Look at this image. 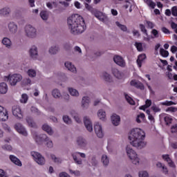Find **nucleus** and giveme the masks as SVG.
Segmentation results:
<instances>
[{
	"mask_svg": "<svg viewBox=\"0 0 177 177\" xmlns=\"http://www.w3.org/2000/svg\"><path fill=\"white\" fill-rule=\"evenodd\" d=\"M146 133L140 128L132 129L129 133V140L130 145L136 149H143L146 147L147 142L145 141Z\"/></svg>",
	"mask_w": 177,
	"mask_h": 177,
	"instance_id": "1",
	"label": "nucleus"
},
{
	"mask_svg": "<svg viewBox=\"0 0 177 177\" xmlns=\"http://www.w3.org/2000/svg\"><path fill=\"white\" fill-rule=\"evenodd\" d=\"M68 26L73 34H82L86 30L84 18L78 15H73L68 18Z\"/></svg>",
	"mask_w": 177,
	"mask_h": 177,
	"instance_id": "2",
	"label": "nucleus"
},
{
	"mask_svg": "<svg viewBox=\"0 0 177 177\" xmlns=\"http://www.w3.org/2000/svg\"><path fill=\"white\" fill-rule=\"evenodd\" d=\"M125 151L127 158L133 165H139L140 164V158H139V155H138L136 151L132 148V146L127 145L125 147Z\"/></svg>",
	"mask_w": 177,
	"mask_h": 177,
	"instance_id": "3",
	"label": "nucleus"
},
{
	"mask_svg": "<svg viewBox=\"0 0 177 177\" xmlns=\"http://www.w3.org/2000/svg\"><path fill=\"white\" fill-rule=\"evenodd\" d=\"M3 80L6 82H8L10 86H16L19 82L23 81V75L20 73H9L3 76Z\"/></svg>",
	"mask_w": 177,
	"mask_h": 177,
	"instance_id": "4",
	"label": "nucleus"
},
{
	"mask_svg": "<svg viewBox=\"0 0 177 177\" xmlns=\"http://www.w3.org/2000/svg\"><path fill=\"white\" fill-rule=\"evenodd\" d=\"M25 34L28 38H37L38 35V32H37V28L32 26V25H26L24 28Z\"/></svg>",
	"mask_w": 177,
	"mask_h": 177,
	"instance_id": "5",
	"label": "nucleus"
},
{
	"mask_svg": "<svg viewBox=\"0 0 177 177\" xmlns=\"http://www.w3.org/2000/svg\"><path fill=\"white\" fill-rule=\"evenodd\" d=\"M94 131L96 136L100 139H103L104 137V130L103 129V126L102 124L97 122L94 124Z\"/></svg>",
	"mask_w": 177,
	"mask_h": 177,
	"instance_id": "6",
	"label": "nucleus"
},
{
	"mask_svg": "<svg viewBox=\"0 0 177 177\" xmlns=\"http://www.w3.org/2000/svg\"><path fill=\"white\" fill-rule=\"evenodd\" d=\"M75 164L77 165H82V160L81 158H86V154L82 152H74L71 154ZM78 156L81 158H78Z\"/></svg>",
	"mask_w": 177,
	"mask_h": 177,
	"instance_id": "7",
	"label": "nucleus"
},
{
	"mask_svg": "<svg viewBox=\"0 0 177 177\" xmlns=\"http://www.w3.org/2000/svg\"><path fill=\"white\" fill-rule=\"evenodd\" d=\"M31 156L33 157L34 160L38 165H45V158L41 155V153L37 151H32Z\"/></svg>",
	"mask_w": 177,
	"mask_h": 177,
	"instance_id": "8",
	"label": "nucleus"
},
{
	"mask_svg": "<svg viewBox=\"0 0 177 177\" xmlns=\"http://www.w3.org/2000/svg\"><path fill=\"white\" fill-rule=\"evenodd\" d=\"M9 120V111L8 109L0 105V122H6Z\"/></svg>",
	"mask_w": 177,
	"mask_h": 177,
	"instance_id": "9",
	"label": "nucleus"
},
{
	"mask_svg": "<svg viewBox=\"0 0 177 177\" xmlns=\"http://www.w3.org/2000/svg\"><path fill=\"white\" fill-rule=\"evenodd\" d=\"M14 127L19 135H22V136H28V132L26 129V127L21 123H16Z\"/></svg>",
	"mask_w": 177,
	"mask_h": 177,
	"instance_id": "10",
	"label": "nucleus"
},
{
	"mask_svg": "<svg viewBox=\"0 0 177 177\" xmlns=\"http://www.w3.org/2000/svg\"><path fill=\"white\" fill-rule=\"evenodd\" d=\"M33 138L38 145H41L42 142H45L49 138L46 134L38 135L37 133L33 134Z\"/></svg>",
	"mask_w": 177,
	"mask_h": 177,
	"instance_id": "11",
	"label": "nucleus"
},
{
	"mask_svg": "<svg viewBox=\"0 0 177 177\" xmlns=\"http://www.w3.org/2000/svg\"><path fill=\"white\" fill-rule=\"evenodd\" d=\"M111 121L114 127H118L121 124V117L117 113H113L111 116Z\"/></svg>",
	"mask_w": 177,
	"mask_h": 177,
	"instance_id": "12",
	"label": "nucleus"
},
{
	"mask_svg": "<svg viewBox=\"0 0 177 177\" xmlns=\"http://www.w3.org/2000/svg\"><path fill=\"white\" fill-rule=\"evenodd\" d=\"M12 114L17 118H23V111H21V108L19 106H14L12 107Z\"/></svg>",
	"mask_w": 177,
	"mask_h": 177,
	"instance_id": "13",
	"label": "nucleus"
},
{
	"mask_svg": "<svg viewBox=\"0 0 177 177\" xmlns=\"http://www.w3.org/2000/svg\"><path fill=\"white\" fill-rule=\"evenodd\" d=\"M95 17L100 20V21H102L103 23H106V21H109V17L105 13L102 12H97L94 14Z\"/></svg>",
	"mask_w": 177,
	"mask_h": 177,
	"instance_id": "14",
	"label": "nucleus"
},
{
	"mask_svg": "<svg viewBox=\"0 0 177 177\" xmlns=\"http://www.w3.org/2000/svg\"><path fill=\"white\" fill-rule=\"evenodd\" d=\"M89 103H91V99L89 97L84 96L82 99L81 107L83 110H86L89 108Z\"/></svg>",
	"mask_w": 177,
	"mask_h": 177,
	"instance_id": "15",
	"label": "nucleus"
},
{
	"mask_svg": "<svg viewBox=\"0 0 177 177\" xmlns=\"http://www.w3.org/2000/svg\"><path fill=\"white\" fill-rule=\"evenodd\" d=\"M84 122L87 131L88 132H92L93 131V126L92 124V122L91 121V119H89L88 117L85 116L84 118Z\"/></svg>",
	"mask_w": 177,
	"mask_h": 177,
	"instance_id": "16",
	"label": "nucleus"
},
{
	"mask_svg": "<svg viewBox=\"0 0 177 177\" xmlns=\"http://www.w3.org/2000/svg\"><path fill=\"white\" fill-rule=\"evenodd\" d=\"M113 61L116 64H118V66H120V67H125V60H124L122 57L120 55H115L113 57Z\"/></svg>",
	"mask_w": 177,
	"mask_h": 177,
	"instance_id": "17",
	"label": "nucleus"
},
{
	"mask_svg": "<svg viewBox=\"0 0 177 177\" xmlns=\"http://www.w3.org/2000/svg\"><path fill=\"white\" fill-rule=\"evenodd\" d=\"M100 78H102V80H104L105 81V82H108L109 84H110L111 82H113V77L111 76V75H110L109 73L107 72H103L100 74Z\"/></svg>",
	"mask_w": 177,
	"mask_h": 177,
	"instance_id": "18",
	"label": "nucleus"
},
{
	"mask_svg": "<svg viewBox=\"0 0 177 177\" xmlns=\"http://www.w3.org/2000/svg\"><path fill=\"white\" fill-rule=\"evenodd\" d=\"M29 55L34 60H37V59H38V48L37 46H33L31 47L29 50Z\"/></svg>",
	"mask_w": 177,
	"mask_h": 177,
	"instance_id": "19",
	"label": "nucleus"
},
{
	"mask_svg": "<svg viewBox=\"0 0 177 177\" xmlns=\"http://www.w3.org/2000/svg\"><path fill=\"white\" fill-rule=\"evenodd\" d=\"M64 66L68 71H71V73H73V74L77 73V68L72 62L67 61L64 63Z\"/></svg>",
	"mask_w": 177,
	"mask_h": 177,
	"instance_id": "20",
	"label": "nucleus"
},
{
	"mask_svg": "<svg viewBox=\"0 0 177 177\" xmlns=\"http://www.w3.org/2000/svg\"><path fill=\"white\" fill-rule=\"evenodd\" d=\"M8 27L11 34H16V32H17L18 28L17 24H16V23L11 21L8 24Z\"/></svg>",
	"mask_w": 177,
	"mask_h": 177,
	"instance_id": "21",
	"label": "nucleus"
},
{
	"mask_svg": "<svg viewBox=\"0 0 177 177\" xmlns=\"http://www.w3.org/2000/svg\"><path fill=\"white\" fill-rule=\"evenodd\" d=\"M76 143L77 146H80V147H86V145H88V142H86V140L82 137H78L76 139Z\"/></svg>",
	"mask_w": 177,
	"mask_h": 177,
	"instance_id": "22",
	"label": "nucleus"
},
{
	"mask_svg": "<svg viewBox=\"0 0 177 177\" xmlns=\"http://www.w3.org/2000/svg\"><path fill=\"white\" fill-rule=\"evenodd\" d=\"M42 129L44 131V132H46L48 135L50 136H52L53 133H55V131H53V129L50 126H49L48 124H44L42 125Z\"/></svg>",
	"mask_w": 177,
	"mask_h": 177,
	"instance_id": "23",
	"label": "nucleus"
},
{
	"mask_svg": "<svg viewBox=\"0 0 177 177\" xmlns=\"http://www.w3.org/2000/svg\"><path fill=\"white\" fill-rule=\"evenodd\" d=\"M135 6V3L132 0H127L123 4L124 9H128L129 8V12H132L133 8Z\"/></svg>",
	"mask_w": 177,
	"mask_h": 177,
	"instance_id": "24",
	"label": "nucleus"
},
{
	"mask_svg": "<svg viewBox=\"0 0 177 177\" xmlns=\"http://www.w3.org/2000/svg\"><path fill=\"white\" fill-rule=\"evenodd\" d=\"M112 74L115 78H117V80H122L124 78V75L122 73L119 71V70L117 68L112 69Z\"/></svg>",
	"mask_w": 177,
	"mask_h": 177,
	"instance_id": "25",
	"label": "nucleus"
},
{
	"mask_svg": "<svg viewBox=\"0 0 177 177\" xmlns=\"http://www.w3.org/2000/svg\"><path fill=\"white\" fill-rule=\"evenodd\" d=\"M68 92L69 95H71V96H73V97H78L80 96V91L73 87H68Z\"/></svg>",
	"mask_w": 177,
	"mask_h": 177,
	"instance_id": "26",
	"label": "nucleus"
},
{
	"mask_svg": "<svg viewBox=\"0 0 177 177\" xmlns=\"http://www.w3.org/2000/svg\"><path fill=\"white\" fill-rule=\"evenodd\" d=\"M8 89V84L6 82L0 83V95H6Z\"/></svg>",
	"mask_w": 177,
	"mask_h": 177,
	"instance_id": "27",
	"label": "nucleus"
},
{
	"mask_svg": "<svg viewBox=\"0 0 177 177\" xmlns=\"http://www.w3.org/2000/svg\"><path fill=\"white\" fill-rule=\"evenodd\" d=\"M10 160L11 162H13V164H15V165H17V167H21L23 165V164L21 163V161L19 160V159L15 156L10 155Z\"/></svg>",
	"mask_w": 177,
	"mask_h": 177,
	"instance_id": "28",
	"label": "nucleus"
},
{
	"mask_svg": "<svg viewBox=\"0 0 177 177\" xmlns=\"http://www.w3.org/2000/svg\"><path fill=\"white\" fill-rule=\"evenodd\" d=\"M97 115L101 121H106L107 120V118L106 116V111H104L103 109H100L97 111Z\"/></svg>",
	"mask_w": 177,
	"mask_h": 177,
	"instance_id": "29",
	"label": "nucleus"
},
{
	"mask_svg": "<svg viewBox=\"0 0 177 177\" xmlns=\"http://www.w3.org/2000/svg\"><path fill=\"white\" fill-rule=\"evenodd\" d=\"M59 50L60 48H59V46L53 45L49 48L48 53H50V55H57Z\"/></svg>",
	"mask_w": 177,
	"mask_h": 177,
	"instance_id": "30",
	"label": "nucleus"
},
{
	"mask_svg": "<svg viewBox=\"0 0 177 177\" xmlns=\"http://www.w3.org/2000/svg\"><path fill=\"white\" fill-rule=\"evenodd\" d=\"M101 162H102L104 167H108L110 164V158L106 154H103L101 157Z\"/></svg>",
	"mask_w": 177,
	"mask_h": 177,
	"instance_id": "31",
	"label": "nucleus"
},
{
	"mask_svg": "<svg viewBox=\"0 0 177 177\" xmlns=\"http://www.w3.org/2000/svg\"><path fill=\"white\" fill-rule=\"evenodd\" d=\"M1 43L3 45H4V46H6V48H8V49L12 46V41L8 37L3 38Z\"/></svg>",
	"mask_w": 177,
	"mask_h": 177,
	"instance_id": "32",
	"label": "nucleus"
},
{
	"mask_svg": "<svg viewBox=\"0 0 177 177\" xmlns=\"http://www.w3.org/2000/svg\"><path fill=\"white\" fill-rule=\"evenodd\" d=\"M115 24L123 32H128V27L126 25L121 24L120 21H116Z\"/></svg>",
	"mask_w": 177,
	"mask_h": 177,
	"instance_id": "33",
	"label": "nucleus"
},
{
	"mask_svg": "<svg viewBox=\"0 0 177 177\" xmlns=\"http://www.w3.org/2000/svg\"><path fill=\"white\" fill-rule=\"evenodd\" d=\"M10 15V8L4 7L0 9V15L1 16H9Z\"/></svg>",
	"mask_w": 177,
	"mask_h": 177,
	"instance_id": "34",
	"label": "nucleus"
},
{
	"mask_svg": "<svg viewBox=\"0 0 177 177\" xmlns=\"http://www.w3.org/2000/svg\"><path fill=\"white\" fill-rule=\"evenodd\" d=\"M162 157L165 161H167L169 167H171V168H175V164H174V162H172L171 158H169V155H162Z\"/></svg>",
	"mask_w": 177,
	"mask_h": 177,
	"instance_id": "35",
	"label": "nucleus"
},
{
	"mask_svg": "<svg viewBox=\"0 0 177 177\" xmlns=\"http://www.w3.org/2000/svg\"><path fill=\"white\" fill-rule=\"evenodd\" d=\"M52 96L54 99H60V97H62V93L60 92V90L57 88L53 89L52 91Z\"/></svg>",
	"mask_w": 177,
	"mask_h": 177,
	"instance_id": "36",
	"label": "nucleus"
},
{
	"mask_svg": "<svg viewBox=\"0 0 177 177\" xmlns=\"http://www.w3.org/2000/svg\"><path fill=\"white\" fill-rule=\"evenodd\" d=\"M146 59V54L139 55L137 59V64L138 67H142V64L143 61Z\"/></svg>",
	"mask_w": 177,
	"mask_h": 177,
	"instance_id": "37",
	"label": "nucleus"
},
{
	"mask_svg": "<svg viewBox=\"0 0 177 177\" xmlns=\"http://www.w3.org/2000/svg\"><path fill=\"white\" fill-rule=\"evenodd\" d=\"M130 85H131V86H135L136 88H140V89H144V86L143 84L136 80H131L130 82Z\"/></svg>",
	"mask_w": 177,
	"mask_h": 177,
	"instance_id": "38",
	"label": "nucleus"
},
{
	"mask_svg": "<svg viewBox=\"0 0 177 177\" xmlns=\"http://www.w3.org/2000/svg\"><path fill=\"white\" fill-rule=\"evenodd\" d=\"M40 17L44 20V21H46L48 19H49V12L46 10L41 11L40 12Z\"/></svg>",
	"mask_w": 177,
	"mask_h": 177,
	"instance_id": "39",
	"label": "nucleus"
},
{
	"mask_svg": "<svg viewBox=\"0 0 177 177\" xmlns=\"http://www.w3.org/2000/svg\"><path fill=\"white\" fill-rule=\"evenodd\" d=\"M20 103L22 104H26L28 102V95L23 93L19 100Z\"/></svg>",
	"mask_w": 177,
	"mask_h": 177,
	"instance_id": "40",
	"label": "nucleus"
},
{
	"mask_svg": "<svg viewBox=\"0 0 177 177\" xmlns=\"http://www.w3.org/2000/svg\"><path fill=\"white\" fill-rule=\"evenodd\" d=\"M151 106V100H147L145 101V104L140 106V110H146V109H149Z\"/></svg>",
	"mask_w": 177,
	"mask_h": 177,
	"instance_id": "41",
	"label": "nucleus"
},
{
	"mask_svg": "<svg viewBox=\"0 0 177 177\" xmlns=\"http://www.w3.org/2000/svg\"><path fill=\"white\" fill-rule=\"evenodd\" d=\"M71 115L72 117H73L74 120L77 122V124L81 123V118H80V115H78V113H75V111H72L71 112Z\"/></svg>",
	"mask_w": 177,
	"mask_h": 177,
	"instance_id": "42",
	"label": "nucleus"
},
{
	"mask_svg": "<svg viewBox=\"0 0 177 177\" xmlns=\"http://www.w3.org/2000/svg\"><path fill=\"white\" fill-rule=\"evenodd\" d=\"M50 158L54 161V162H56L57 164H62L63 162V160L60 158L56 157V155L51 154Z\"/></svg>",
	"mask_w": 177,
	"mask_h": 177,
	"instance_id": "43",
	"label": "nucleus"
},
{
	"mask_svg": "<svg viewBox=\"0 0 177 177\" xmlns=\"http://www.w3.org/2000/svg\"><path fill=\"white\" fill-rule=\"evenodd\" d=\"M27 74L30 78H35L37 77V71L32 68L28 70Z\"/></svg>",
	"mask_w": 177,
	"mask_h": 177,
	"instance_id": "44",
	"label": "nucleus"
},
{
	"mask_svg": "<svg viewBox=\"0 0 177 177\" xmlns=\"http://www.w3.org/2000/svg\"><path fill=\"white\" fill-rule=\"evenodd\" d=\"M156 167H157L158 168H162V171L164 172V174H168V169H167V168L165 167V166L162 163H161V162H158L156 163Z\"/></svg>",
	"mask_w": 177,
	"mask_h": 177,
	"instance_id": "45",
	"label": "nucleus"
},
{
	"mask_svg": "<svg viewBox=\"0 0 177 177\" xmlns=\"http://www.w3.org/2000/svg\"><path fill=\"white\" fill-rule=\"evenodd\" d=\"M145 2L150 9H154V8H156V3L151 0H145Z\"/></svg>",
	"mask_w": 177,
	"mask_h": 177,
	"instance_id": "46",
	"label": "nucleus"
},
{
	"mask_svg": "<svg viewBox=\"0 0 177 177\" xmlns=\"http://www.w3.org/2000/svg\"><path fill=\"white\" fill-rule=\"evenodd\" d=\"M160 55L162 56V57H168V56H169V52L164 48H160Z\"/></svg>",
	"mask_w": 177,
	"mask_h": 177,
	"instance_id": "47",
	"label": "nucleus"
},
{
	"mask_svg": "<svg viewBox=\"0 0 177 177\" xmlns=\"http://www.w3.org/2000/svg\"><path fill=\"white\" fill-rule=\"evenodd\" d=\"M63 121L65 124H67L68 125H70L73 122L71 120V118L67 115H65L62 117Z\"/></svg>",
	"mask_w": 177,
	"mask_h": 177,
	"instance_id": "48",
	"label": "nucleus"
},
{
	"mask_svg": "<svg viewBox=\"0 0 177 177\" xmlns=\"http://www.w3.org/2000/svg\"><path fill=\"white\" fill-rule=\"evenodd\" d=\"M145 113H140L139 115H138L136 121V122H138V124H140V122H142V121H143L145 120Z\"/></svg>",
	"mask_w": 177,
	"mask_h": 177,
	"instance_id": "49",
	"label": "nucleus"
},
{
	"mask_svg": "<svg viewBox=\"0 0 177 177\" xmlns=\"http://www.w3.org/2000/svg\"><path fill=\"white\" fill-rule=\"evenodd\" d=\"M124 97L129 104H131V106L135 104V101H133V99H132V97H131V96H129L128 94H124Z\"/></svg>",
	"mask_w": 177,
	"mask_h": 177,
	"instance_id": "50",
	"label": "nucleus"
},
{
	"mask_svg": "<svg viewBox=\"0 0 177 177\" xmlns=\"http://www.w3.org/2000/svg\"><path fill=\"white\" fill-rule=\"evenodd\" d=\"M45 145L48 149H52V147H53V141H52V140H50V138H48L45 141Z\"/></svg>",
	"mask_w": 177,
	"mask_h": 177,
	"instance_id": "51",
	"label": "nucleus"
},
{
	"mask_svg": "<svg viewBox=\"0 0 177 177\" xmlns=\"http://www.w3.org/2000/svg\"><path fill=\"white\" fill-rule=\"evenodd\" d=\"M135 46L138 52H143V44L140 42H136Z\"/></svg>",
	"mask_w": 177,
	"mask_h": 177,
	"instance_id": "52",
	"label": "nucleus"
},
{
	"mask_svg": "<svg viewBox=\"0 0 177 177\" xmlns=\"http://www.w3.org/2000/svg\"><path fill=\"white\" fill-rule=\"evenodd\" d=\"M22 82L24 86L32 84V82L31 81V79H30L29 77L24 79Z\"/></svg>",
	"mask_w": 177,
	"mask_h": 177,
	"instance_id": "53",
	"label": "nucleus"
},
{
	"mask_svg": "<svg viewBox=\"0 0 177 177\" xmlns=\"http://www.w3.org/2000/svg\"><path fill=\"white\" fill-rule=\"evenodd\" d=\"M26 122L28 123V125H29V127H31L32 128H34V127H35V122H34V120H32V118H27Z\"/></svg>",
	"mask_w": 177,
	"mask_h": 177,
	"instance_id": "54",
	"label": "nucleus"
},
{
	"mask_svg": "<svg viewBox=\"0 0 177 177\" xmlns=\"http://www.w3.org/2000/svg\"><path fill=\"white\" fill-rule=\"evenodd\" d=\"M139 177H149V173L147 171L142 170L138 172Z\"/></svg>",
	"mask_w": 177,
	"mask_h": 177,
	"instance_id": "55",
	"label": "nucleus"
},
{
	"mask_svg": "<svg viewBox=\"0 0 177 177\" xmlns=\"http://www.w3.org/2000/svg\"><path fill=\"white\" fill-rule=\"evenodd\" d=\"M160 104H162V106H173L176 104V103L172 101H165V102H160Z\"/></svg>",
	"mask_w": 177,
	"mask_h": 177,
	"instance_id": "56",
	"label": "nucleus"
},
{
	"mask_svg": "<svg viewBox=\"0 0 177 177\" xmlns=\"http://www.w3.org/2000/svg\"><path fill=\"white\" fill-rule=\"evenodd\" d=\"M2 149L3 150H6L7 151H12V150H13L12 145H3Z\"/></svg>",
	"mask_w": 177,
	"mask_h": 177,
	"instance_id": "57",
	"label": "nucleus"
},
{
	"mask_svg": "<svg viewBox=\"0 0 177 177\" xmlns=\"http://www.w3.org/2000/svg\"><path fill=\"white\" fill-rule=\"evenodd\" d=\"M173 120H174V119L171 116L167 115V116L165 117V121L167 125H169V124H171Z\"/></svg>",
	"mask_w": 177,
	"mask_h": 177,
	"instance_id": "58",
	"label": "nucleus"
},
{
	"mask_svg": "<svg viewBox=\"0 0 177 177\" xmlns=\"http://www.w3.org/2000/svg\"><path fill=\"white\" fill-rule=\"evenodd\" d=\"M69 172L71 175H74L75 176H80V175H81V172L78 170H72V169H69Z\"/></svg>",
	"mask_w": 177,
	"mask_h": 177,
	"instance_id": "59",
	"label": "nucleus"
},
{
	"mask_svg": "<svg viewBox=\"0 0 177 177\" xmlns=\"http://www.w3.org/2000/svg\"><path fill=\"white\" fill-rule=\"evenodd\" d=\"M84 6L86 9L88 10V12H91V13H93V7H92V6L89 5L87 3H85Z\"/></svg>",
	"mask_w": 177,
	"mask_h": 177,
	"instance_id": "60",
	"label": "nucleus"
},
{
	"mask_svg": "<svg viewBox=\"0 0 177 177\" xmlns=\"http://www.w3.org/2000/svg\"><path fill=\"white\" fill-rule=\"evenodd\" d=\"M151 110H153L154 113H160L161 111V109H160V107L157 106L156 104H153L151 106Z\"/></svg>",
	"mask_w": 177,
	"mask_h": 177,
	"instance_id": "61",
	"label": "nucleus"
},
{
	"mask_svg": "<svg viewBox=\"0 0 177 177\" xmlns=\"http://www.w3.org/2000/svg\"><path fill=\"white\" fill-rule=\"evenodd\" d=\"M140 30H141L142 32H143L144 35H147V30H146V27L143 24L140 25Z\"/></svg>",
	"mask_w": 177,
	"mask_h": 177,
	"instance_id": "62",
	"label": "nucleus"
},
{
	"mask_svg": "<svg viewBox=\"0 0 177 177\" xmlns=\"http://www.w3.org/2000/svg\"><path fill=\"white\" fill-rule=\"evenodd\" d=\"M167 112H169V113H176L177 111V108L175 106H171V107H169L166 109Z\"/></svg>",
	"mask_w": 177,
	"mask_h": 177,
	"instance_id": "63",
	"label": "nucleus"
},
{
	"mask_svg": "<svg viewBox=\"0 0 177 177\" xmlns=\"http://www.w3.org/2000/svg\"><path fill=\"white\" fill-rule=\"evenodd\" d=\"M171 15L175 17H177V6H174L171 8Z\"/></svg>",
	"mask_w": 177,
	"mask_h": 177,
	"instance_id": "64",
	"label": "nucleus"
}]
</instances>
